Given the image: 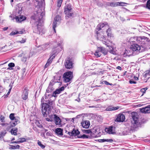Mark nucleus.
<instances>
[{
    "mask_svg": "<svg viewBox=\"0 0 150 150\" xmlns=\"http://www.w3.org/2000/svg\"><path fill=\"white\" fill-rule=\"evenodd\" d=\"M117 69L119 70H121L122 69V68L121 67H120V66H118L117 68Z\"/></svg>",
    "mask_w": 150,
    "mask_h": 150,
    "instance_id": "obj_63",
    "label": "nucleus"
},
{
    "mask_svg": "<svg viewBox=\"0 0 150 150\" xmlns=\"http://www.w3.org/2000/svg\"><path fill=\"white\" fill-rule=\"evenodd\" d=\"M31 18L33 20H36L37 19L36 15L34 14L31 17Z\"/></svg>",
    "mask_w": 150,
    "mask_h": 150,
    "instance_id": "obj_51",
    "label": "nucleus"
},
{
    "mask_svg": "<svg viewBox=\"0 0 150 150\" xmlns=\"http://www.w3.org/2000/svg\"><path fill=\"white\" fill-rule=\"evenodd\" d=\"M132 118L134 122V124L138 125L139 118L137 117V113L136 112H132L131 113Z\"/></svg>",
    "mask_w": 150,
    "mask_h": 150,
    "instance_id": "obj_8",
    "label": "nucleus"
},
{
    "mask_svg": "<svg viewBox=\"0 0 150 150\" xmlns=\"http://www.w3.org/2000/svg\"><path fill=\"white\" fill-rule=\"evenodd\" d=\"M20 118L18 117H16L14 119V121L16 122H17L18 123H20L19 121Z\"/></svg>",
    "mask_w": 150,
    "mask_h": 150,
    "instance_id": "obj_45",
    "label": "nucleus"
},
{
    "mask_svg": "<svg viewBox=\"0 0 150 150\" xmlns=\"http://www.w3.org/2000/svg\"><path fill=\"white\" fill-rule=\"evenodd\" d=\"M125 120V116L122 114L120 113L117 116L115 121L117 122H123Z\"/></svg>",
    "mask_w": 150,
    "mask_h": 150,
    "instance_id": "obj_6",
    "label": "nucleus"
},
{
    "mask_svg": "<svg viewBox=\"0 0 150 150\" xmlns=\"http://www.w3.org/2000/svg\"><path fill=\"white\" fill-rule=\"evenodd\" d=\"M28 91L27 88L25 87L24 88L22 95V97L23 100H25L28 98Z\"/></svg>",
    "mask_w": 150,
    "mask_h": 150,
    "instance_id": "obj_11",
    "label": "nucleus"
},
{
    "mask_svg": "<svg viewBox=\"0 0 150 150\" xmlns=\"http://www.w3.org/2000/svg\"><path fill=\"white\" fill-rule=\"evenodd\" d=\"M142 37H138L135 38L136 39L137 42L138 43V42H141Z\"/></svg>",
    "mask_w": 150,
    "mask_h": 150,
    "instance_id": "obj_38",
    "label": "nucleus"
},
{
    "mask_svg": "<svg viewBox=\"0 0 150 150\" xmlns=\"http://www.w3.org/2000/svg\"><path fill=\"white\" fill-rule=\"evenodd\" d=\"M115 128V127L111 126L108 128H106L105 130L106 132L109 134H113L115 133L114 131H113V129Z\"/></svg>",
    "mask_w": 150,
    "mask_h": 150,
    "instance_id": "obj_14",
    "label": "nucleus"
},
{
    "mask_svg": "<svg viewBox=\"0 0 150 150\" xmlns=\"http://www.w3.org/2000/svg\"><path fill=\"white\" fill-rule=\"evenodd\" d=\"M50 119L47 118H46V120L48 121H51L52 122V117L51 116V115L50 116Z\"/></svg>",
    "mask_w": 150,
    "mask_h": 150,
    "instance_id": "obj_52",
    "label": "nucleus"
},
{
    "mask_svg": "<svg viewBox=\"0 0 150 150\" xmlns=\"http://www.w3.org/2000/svg\"><path fill=\"white\" fill-rule=\"evenodd\" d=\"M73 72L68 71L64 73L63 75L64 81L66 83L70 81L73 78Z\"/></svg>",
    "mask_w": 150,
    "mask_h": 150,
    "instance_id": "obj_3",
    "label": "nucleus"
},
{
    "mask_svg": "<svg viewBox=\"0 0 150 150\" xmlns=\"http://www.w3.org/2000/svg\"><path fill=\"white\" fill-rule=\"evenodd\" d=\"M148 89L147 88H143L141 90V91L142 93V96H143L146 92V91Z\"/></svg>",
    "mask_w": 150,
    "mask_h": 150,
    "instance_id": "obj_37",
    "label": "nucleus"
},
{
    "mask_svg": "<svg viewBox=\"0 0 150 150\" xmlns=\"http://www.w3.org/2000/svg\"><path fill=\"white\" fill-rule=\"evenodd\" d=\"M71 136H77L80 133V132L78 129H74L71 132Z\"/></svg>",
    "mask_w": 150,
    "mask_h": 150,
    "instance_id": "obj_21",
    "label": "nucleus"
},
{
    "mask_svg": "<svg viewBox=\"0 0 150 150\" xmlns=\"http://www.w3.org/2000/svg\"><path fill=\"white\" fill-rule=\"evenodd\" d=\"M18 124V123L16 122H12L11 123V126L13 127L16 125Z\"/></svg>",
    "mask_w": 150,
    "mask_h": 150,
    "instance_id": "obj_48",
    "label": "nucleus"
},
{
    "mask_svg": "<svg viewBox=\"0 0 150 150\" xmlns=\"http://www.w3.org/2000/svg\"><path fill=\"white\" fill-rule=\"evenodd\" d=\"M10 146L11 147L9 148V149H18L20 148V146L18 145H17L16 146L10 145Z\"/></svg>",
    "mask_w": 150,
    "mask_h": 150,
    "instance_id": "obj_27",
    "label": "nucleus"
},
{
    "mask_svg": "<svg viewBox=\"0 0 150 150\" xmlns=\"http://www.w3.org/2000/svg\"><path fill=\"white\" fill-rule=\"evenodd\" d=\"M59 89L60 92H61L62 91H63L64 90V86H62Z\"/></svg>",
    "mask_w": 150,
    "mask_h": 150,
    "instance_id": "obj_55",
    "label": "nucleus"
},
{
    "mask_svg": "<svg viewBox=\"0 0 150 150\" xmlns=\"http://www.w3.org/2000/svg\"><path fill=\"white\" fill-rule=\"evenodd\" d=\"M8 27H4L3 28V30L4 31H6V30H7L8 29Z\"/></svg>",
    "mask_w": 150,
    "mask_h": 150,
    "instance_id": "obj_62",
    "label": "nucleus"
},
{
    "mask_svg": "<svg viewBox=\"0 0 150 150\" xmlns=\"http://www.w3.org/2000/svg\"><path fill=\"white\" fill-rule=\"evenodd\" d=\"M119 107H113L112 108V109L111 110H117L119 109Z\"/></svg>",
    "mask_w": 150,
    "mask_h": 150,
    "instance_id": "obj_58",
    "label": "nucleus"
},
{
    "mask_svg": "<svg viewBox=\"0 0 150 150\" xmlns=\"http://www.w3.org/2000/svg\"><path fill=\"white\" fill-rule=\"evenodd\" d=\"M8 66L10 67H13L15 66V64L13 63H10L8 64Z\"/></svg>",
    "mask_w": 150,
    "mask_h": 150,
    "instance_id": "obj_49",
    "label": "nucleus"
},
{
    "mask_svg": "<svg viewBox=\"0 0 150 150\" xmlns=\"http://www.w3.org/2000/svg\"><path fill=\"white\" fill-rule=\"evenodd\" d=\"M72 10V8L70 4H67L64 8V12H66V13L67 11H71Z\"/></svg>",
    "mask_w": 150,
    "mask_h": 150,
    "instance_id": "obj_19",
    "label": "nucleus"
},
{
    "mask_svg": "<svg viewBox=\"0 0 150 150\" xmlns=\"http://www.w3.org/2000/svg\"><path fill=\"white\" fill-rule=\"evenodd\" d=\"M36 123L37 124V125L38 127L40 128H42V125H40L38 122H37Z\"/></svg>",
    "mask_w": 150,
    "mask_h": 150,
    "instance_id": "obj_53",
    "label": "nucleus"
},
{
    "mask_svg": "<svg viewBox=\"0 0 150 150\" xmlns=\"http://www.w3.org/2000/svg\"><path fill=\"white\" fill-rule=\"evenodd\" d=\"M130 49L133 51H136L140 50L141 47L137 44H133L131 46Z\"/></svg>",
    "mask_w": 150,
    "mask_h": 150,
    "instance_id": "obj_12",
    "label": "nucleus"
},
{
    "mask_svg": "<svg viewBox=\"0 0 150 150\" xmlns=\"http://www.w3.org/2000/svg\"><path fill=\"white\" fill-rule=\"evenodd\" d=\"M101 140L102 141L101 142H106V141L110 142H113V140L111 139H101Z\"/></svg>",
    "mask_w": 150,
    "mask_h": 150,
    "instance_id": "obj_40",
    "label": "nucleus"
},
{
    "mask_svg": "<svg viewBox=\"0 0 150 150\" xmlns=\"http://www.w3.org/2000/svg\"><path fill=\"white\" fill-rule=\"evenodd\" d=\"M41 100H42V98ZM41 105H42V113L44 117H46L48 115H49L51 112L50 107L49 106L47 103H43V101L41 100Z\"/></svg>",
    "mask_w": 150,
    "mask_h": 150,
    "instance_id": "obj_1",
    "label": "nucleus"
},
{
    "mask_svg": "<svg viewBox=\"0 0 150 150\" xmlns=\"http://www.w3.org/2000/svg\"><path fill=\"white\" fill-rule=\"evenodd\" d=\"M26 39L22 38L21 40L19 41L18 42L21 43H23L26 42Z\"/></svg>",
    "mask_w": 150,
    "mask_h": 150,
    "instance_id": "obj_47",
    "label": "nucleus"
},
{
    "mask_svg": "<svg viewBox=\"0 0 150 150\" xmlns=\"http://www.w3.org/2000/svg\"><path fill=\"white\" fill-rule=\"evenodd\" d=\"M108 28L109 27L108 24L107 22H105L104 23H100L97 26L96 28V31H99L102 29L103 28Z\"/></svg>",
    "mask_w": 150,
    "mask_h": 150,
    "instance_id": "obj_5",
    "label": "nucleus"
},
{
    "mask_svg": "<svg viewBox=\"0 0 150 150\" xmlns=\"http://www.w3.org/2000/svg\"><path fill=\"white\" fill-rule=\"evenodd\" d=\"M52 62V59L49 58L47 60L46 64H45V67L44 69H45L47 67L50 65Z\"/></svg>",
    "mask_w": 150,
    "mask_h": 150,
    "instance_id": "obj_28",
    "label": "nucleus"
},
{
    "mask_svg": "<svg viewBox=\"0 0 150 150\" xmlns=\"http://www.w3.org/2000/svg\"><path fill=\"white\" fill-rule=\"evenodd\" d=\"M129 82L130 84H132V83L136 84L137 83V82H136L134 81H133L131 80H130L129 81Z\"/></svg>",
    "mask_w": 150,
    "mask_h": 150,
    "instance_id": "obj_57",
    "label": "nucleus"
},
{
    "mask_svg": "<svg viewBox=\"0 0 150 150\" xmlns=\"http://www.w3.org/2000/svg\"><path fill=\"white\" fill-rule=\"evenodd\" d=\"M66 13V12H64V13L66 15V19H68V18H71L72 17L73 15V13L71 11H67Z\"/></svg>",
    "mask_w": 150,
    "mask_h": 150,
    "instance_id": "obj_17",
    "label": "nucleus"
},
{
    "mask_svg": "<svg viewBox=\"0 0 150 150\" xmlns=\"http://www.w3.org/2000/svg\"><path fill=\"white\" fill-rule=\"evenodd\" d=\"M63 0H58L57 1V6L59 8L62 4Z\"/></svg>",
    "mask_w": 150,
    "mask_h": 150,
    "instance_id": "obj_36",
    "label": "nucleus"
},
{
    "mask_svg": "<svg viewBox=\"0 0 150 150\" xmlns=\"http://www.w3.org/2000/svg\"><path fill=\"white\" fill-rule=\"evenodd\" d=\"M90 137H91V139L92 138H95L97 137L96 135H95L91 131V132L90 133Z\"/></svg>",
    "mask_w": 150,
    "mask_h": 150,
    "instance_id": "obj_39",
    "label": "nucleus"
},
{
    "mask_svg": "<svg viewBox=\"0 0 150 150\" xmlns=\"http://www.w3.org/2000/svg\"><path fill=\"white\" fill-rule=\"evenodd\" d=\"M83 132L86 134H90L91 132V129H84L83 130Z\"/></svg>",
    "mask_w": 150,
    "mask_h": 150,
    "instance_id": "obj_41",
    "label": "nucleus"
},
{
    "mask_svg": "<svg viewBox=\"0 0 150 150\" xmlns=\"http://www.w3.org/2000/svg\"><path fill=\"white\" fill-rule=\"evenodd\" d=\"M17 34H23V32L22 30L21 31H17Z\"/></svg>",
    "mask_w": 150,
    "mask_h": 150,
    "instance_id": "obj_56",
    "label": "nucleus"
},
{
    "mask_svg": "<svg viewBox=\"0 0 150 150\" xmlns=\"http://www.w3.org/2000/svg\"><path fill=\"white\" fill-rule=\"evenodd\" d=\"M103 82L106 85L110 86H112V83H110L108 82L107 81H103Z\"/></svg>",
    "mask_w": 150,
    "mask_h": 150,
    "instance_id": "obj_50",
    "label": "nucleus"
},
{
    "mask_svg": "<svg viewBox=\"0 0 150 150\" xmlns=\"http://www.w3.org/2000/svg\"><path fill=\"white\" fill-rule=\"evenodd\" d=\"M96 33L97 35V39L103 41L104 44L106 45L108 47H109L108 43H107L105 41L106 38V34L103 32L98 33V31H96Z\"/></svg>",
    "mask_w": 150,
    "mask_h": 150,
    "instance_id": "obj_2",
    "label": "nucleus"
},
{
    "mask_svg": "<svg viewBox=\"0 0 150 150\" xmlns=\"http://www.w3.org/2000/svg\"><path fill=\"white\" fill-rule=\"evenodd\" d=\"M133 54V52L129 50H125V52H123V55L124 57L127 56H129Z\"/></svg>",
    "mask_w": 150,
    "mask_h": 150,
    "instance_id": "obj_18",
    "label": "nucleus"
},
{
    "mask_svg": "<svg viewBox=\"0 0 150 150\" xmlns=\"http://www.w3.org/2000/svg\"><path fill=\"white\" fill-rule=\"evenodd\" d=\"M41 25H39L38 24H37V25L36 26L37 27V31H40V27H39V26H40Z\"/></svg>",
    "mask_w": 150,
    "mask_h": 150,
    "instance_id": "obj_54",
    "label": "nucleus"
},
{
    "mask_svg": "<svg viewBox=\"0 0 150 150\" xmlns=\"http://www.w3.org/2000/svg\"><path fill=\"white\" fill-rule=\"evenodd\" d=\"M38 145L40 146L42 149H44L45 147V146L42 144L41 142L39 141H38Z\"/></svg>",
    "mask_w": 150,
    "mask_h": 150,
    "instance_id": "obj_33",
    "label": "nucleus"
},
{
    "mask_svg": "<svg viewBox=\"0 0 150 150\" xmlns=\"http://www.w3.org/2000/svg\"><path fill=\"white\" fill-rule=\"evenodd\" d=\"M51 116L52 117V118H54L55 124L59 125V127H61V121L60 119V118L58 117L56 114L52 115H51Z\"/></svg>",
    "mask_w": 150,
    "mask_h": 150,
    "instance_id": "obj_7",
    "label": "nucleus"
},
{
    "mask_svg": "<svg viewBox=\"0 0 150 150\" xmlns=\"http://www.w3.org/2000/svg\"><path fill=\"white\" fill-rule=\"evenodd\" d=\"M148 38L147 37H142L141 42H138V43L141 44H144L147 42Z\"/></svg>",
    "mask_w": 150,
    "mask_h": 150,
    "instance_id": "obj_23",
    "label": "nucleus"
},
{
    "mask_svg": "<svg viewBox=\"0 0 150 150\" xmlns=\"http://www.w3.org/2000/svg\"><path fill=\"white\" fill-rule=\"evenodd\" d=\"M146 6L148 9H150V0L147 1Z\"/></svg>",
    "mask_w": 150,
    "mask_h": 150,
    "instance_id": "obj_43",
    "label": "nucleus"
},
{
    "mask_svg": "<svg viewBox=\"0 0 150 150\" xmlns=\"http://www.w3.org/2000/svg\"><path fill=\"white\" fill-rule=\"evenodd\" d=\"M150 110V105H149L145 108L140 109V111L142 113H149Z\"/></svg>",
    "mask_w": 150,
    "mask_h": 150,
    "instance_id": "obj_15",
    "label": "nucleus"
},
{
    "mask_svg": "<svg viewBox=\"0 0 150 150\" xmlns=\"http://www.w3.org/2000/svg\"><path fill=\"white\" fill-rule=\"evenodd\" d=\"M61 19V17L60 16L57 15L55 17L54 20L56 21L57 22L59 21V20H60Z\"/></svg>",
    "mask_w": 150,
    "mask_h": 150,
    "instance_id": "obj_32",
    "label": "nucleus"
},
{
    "mask_svg": "<svg viewBox=\"0 0 150 150\" xmlns=\"http://www.w3.org/2000/svg\"><path fill=\"white\" fill-rule=\"evenodd\" d=\"M53 101H49V102L48 103V105L50 107L51 110H52V108H53Z\"/></svg>",
    "mask_w": 150,
    "mask_h": 150,
    "instance_id": "obj_35",
    "label": "nucleus"
},
{
    "mask_svg": "<svg viewBox=\"0 0 150 150\" xmlns=\"http://www.w3.org/2000/svg\"><path fill=\"white\" fill-rule=\"evenodd\" d=\"M8 125V123H2L1 124V125L2 126H7Z\"/></svg>",
    "mask_w": 150,
    "mask_h": 150,
    "instance_id": "obj_59",
    "label": "nucleus"
},
{
    "mask_svg": "<svg viewBox=\"0 0 150 150\" xmlns=\"http://www.w3.org/2000/svg\"><path fill=\"white\" fill-rule=\"evenodd\" d=\"M54 57V55H52L50 58L51 59H52V60Z\"/></svg>",
    "mask_w": 150,
    "mask_h": 150,
    "instance_id": "obj_61",
    "label": "nucleus"
},
{
    "mask_svg": "<svg viewBox=\"0 0 150 150\" xmlns=\"http://www.w3.org/2000/svg\"><path fill=\"white\" fill-rule=\"evenodd\" d=\"M35 7H40L41 6L42 2L38 0L33 1Z\"/></svg>",
    "mask_w": 150,
    "mask_h": 150,
    "instance_id": "obj_20",
    "label": "nucleus"
},
{
    "mask_svg": "<svg viewBox=\"0 0 150 150\" xmlns=\"http://www.w3.org/2000/svg\"><path fill=\"white\" fill-rule=\"evenodd\" d=\"M17 34V31H13L10 34V35L11 36L14 35H15Z\"/></svg>",
    "mask_w": 150,
    "mask_h": 150,
    "instance_id": "obj_46",
    "label": "nucleus"
},
{
    "mask_svg": "<svg viewBox=\"0 0 150 150\" xmlns=\"http://www.w3.org/2000/svg\"><path fill=\"white\" fill-rule=\"evenodd\" d=\"M4 119L5 117L2 115H1L0 116V120L1 122H5Z\"/></svg>",
    "mask_w": 150,
    "mask_h": 150,
    "instance_id": "obj_44",
    "label": "nucleus"
},
{
    "mask_svg": "<svg viewBox=\"0 0 150 150\" xmlns=\"http://www.w3.org/2000/svg\"><path fill=\"white\" fill-rule=\"evenodd\" d=\"M18 129L17 128L15 129H12L11 130V133L12 134L14 135H17V132Z\"/></svg>",
    "mask_w": 150,
    "mask_h": 150,
    "instance_id": "obj_29",
    "label": "nucleus"
},
{
    "mask_svg": "<svg viewBox=\"0 0 150 150\" xmlns=\"http://www.w3.org/2000/svg\"><path fill=\"white\" fill-rule=\"evenodd\" d=\"M81 124L83 128L86 129L88 128L90 125V122L87 120H83L81 122Z\"/></svg>",
    "mask_w": 150,
    "mask_h": 150,
    "instance_id": "obj_13",
    "label": "nucleus"
},
{
    "mask_svg": "<svg viewBox=\"0 0 150 150\" xmlns=\"http://www.w3.org/2000/svg\"><path fill=\"white\" fill-rule=\"evenodd\" d=\"M16 117L14 116V114L13 113H11L9 115V118L12 120H14Z\"/></svg>",
    "mask_w": 150,
    "mask_h": 150,
    "instance_id": "obj_34",
    "label": "nucleus"
},
{
    "mask_svg": "<svg viewBox=\"0 0 150 150\" xmlns=\"http://www.w3.org/2000/svg\"><path fill=\"white\" fill-rule=\"evenodd\" d=\"M78 138H82L83 139H91V137L87 135L83 134L81 135H79L77 136Z\"/></svg>",
    "mask_w": 150,
    "mask_h": 150,
    "instance_id": "obj_26",
    "label": "nucleus"
},
{
    "mask_svg": "<svg viewBox=\"0 0 150 150\" xmlns=\"http://www.w3.org/2000/svg\"><path fill=\"white\" fill-rule=\"evenodd\" d=\"M134 78L136 80H137L138 79V78L136 76H134Z\"/></svg>",
    "mask_w": 150,
    "mask_h": 150,
    "instance_id": "obj_64",
    "label": "nucleus"
},
{
    "mask_svg": "<svg viewBox=\"0 0 150 150\" xmlns=\"http://www.w3.org/2000/svg\"><path fill=\"white\" fill-rule=\"evenodd\" d=\"M109 6L114 7L119 6H124L126 3L122 2H109L108 3Z\"/></svg>",
    "mask_w": 150,
    "mask_h": 150,
    "instance_id": "obj_9",
    "label": "nucleus"
},
{
    "mask_svg": "<svg viewBox=\"0 0 150 150\" xmlns=\"http://www.w3.org/2000/svg\"><path fill=\"white\" fill-rule=\"evenodd\" d=\"M20 143H22L26 141V139L24 138H21L19 139Z\"/></svg>",
    "mask_w": 150,
    "mask_h": 150,
    "instance_id": "obj_42",
    "label": "nucleus"
},
{
    "mask_svg": "<svg viewBox=\"0 0 150 150\" xmlns=\"http://www.w3.org/2000/svg\"><path fill=\"white\" fill-rule=\"evenodd\" d=\"M11 143H17V144H18V143H20V142H19V141H17L12 142Z\"/></svg>",
    "mask_w": 150,
    "mask_h": 150,
    "instance_id": "obj_60",
    "label": "nucleus"
},
{
    "mask_svg": "<svg viewBox=\"0 0 150 150\" xmlns=\"http://www.w3.org/2000/svg\"><path fill=\"white\" fill-rule=\"evenodd\" d=\"M73 64L71 59L70 57H68L65 60L64 65L67 69H70L73 68Z\"/></svg>",
    "mask_w": 150,
    "mask_h": 150,
    "instance_id": "obj_4",
    "label": "nucleus"
},
{
    "mask_svg": "<svg viewBox=\"0 0 150 150\" xmlns=\"http://www.w3.org/2000/svg\"><path fill=\"white\" fill-rule=\"evenodd\" d=\"M101 53H103L104 55L107 54L108 52V50L102 47H100Z\"/></svg>",
    "mask_w": 150,
    "mask_h": 150,
    "instance_id": "obj_24",
    "label": "nucleus"
},
{
    "mask_svg": "<svg viewBox=\"0 0 150 150\" xmlns=\"http://www.w3.org/2000/svg\"><path fill=\"white\" fill-rule=\"evenodd\" d=\"M14 18L16 20L17 22H21L25 20L26 17L23 15H20L15 16Z\"/></svg>",
    "mask_w": 150,
    "mask_h": 150,
    "instance_id": "obj_10",
    "label": "nucleus"
},
{
    "mask_svg": "<svg viewBox=\"0 0 150 150\" xmlns=\"http://www.w3.org/2000/svg\"><path fill=\"white\" fill-rule=\"evenodd\" d=\"M94 55L98 58L100 57L101 55V53L100 47H98L94 53Z\"/></svg>",
    "mask_w": 150,
    "mask_h": 150,
    "instance_id": "obj_16",
    "label": "nucleus"
},
{
    "mask_svg": "<svg viewBox=\"0 0 150 150\" xmlns=\"http://www.w3.org/2000/svg\"><path fill=\"white\" fill-rule=\"evenodd\" d=\"M106 32L107 33V36L108 38H110L112 37V33L111 29L110 28V27L108 28L107 30H106Z\"/></svg>",
    "mask_w": 150,
    "mask_h": 150,
    "instance_id": "obj_25",
    "label": "nucleus"
},
{
    "mask_svg": "<svg viewBox=\"0 0 150 150\" xmlns=\"http://www.w3.org/2000/svg\"><path fill=\"white\" fill-rule=\"evenodd\" d=\"M57 21H54H54L53 23V30H54V31L55 33H56V31L55 30V28L57 26Z\"/></svg>",
    "mask_w": 150,
    "mask_h": 150,
    "instance_id": "obj_31",
    "label": "nucleus"
},
{
    "mask_svg": "<svg viewBox=\"0 0 150 150\" xmlns=\"http://www.w3.org/2000/svg\"><path fill=\"white\" fill-rule=\"evenodd\" d=\"M61 92L59 91V89H57L56 90H55V91L52 94V96L56 97V94H59Z\"/></svg>",
    "mask_w": 150,
    "mask_h": 150,
    "instance_id": "obj_30",
    "label": "nucleus"
},
{
    "mask_svg": "<svg viewBox=\"0 0 150 150\" xmlns=\"http://www.w3.org/2000/svg\"><path fill=\"white\" fill-rule=\"evenodd\" d=\"M55 132L58 135H63V129L60 128H57L55 129Z\"/></svg>",
    "mask_w": 150,
    "mask_h": 150,
    "instance_id": "obj_22",
    "label": "nucleus"
}]
</instances>
